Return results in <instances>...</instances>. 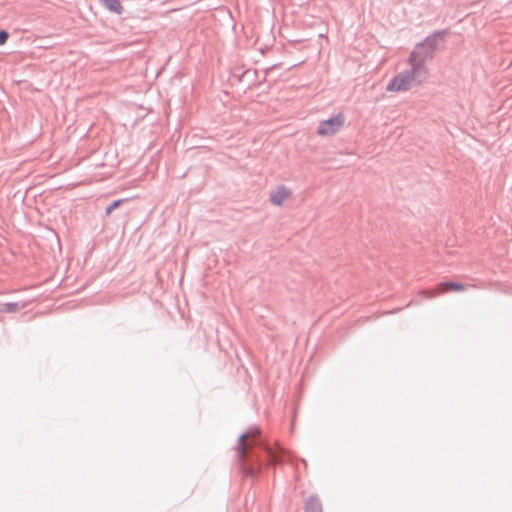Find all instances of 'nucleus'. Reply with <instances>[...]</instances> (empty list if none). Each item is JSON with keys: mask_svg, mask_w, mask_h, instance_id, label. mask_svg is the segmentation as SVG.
I'll return each mask as SVG.
<instances>
[{"mask_svg": "<svg viewBox=\"0 0 512 512\" xmlns=\"http://www.w3.org/2000/svg\"><path fill=\"white\" fill-rule=\"evenodd\" d=\"M235 451L239 468L247 477H256L269 465L291 461L290 453L279 445L269 444L257 426L238 436Z\"/></svg>", "mask_w": 512, "mask_h": 512, "instance_id": "obj_1", "label": "nucleus"}, {"mask_svg": "<svg viewBox=\"0 0 512 512\" xmlns=\"http://www.w3.org/2000/svg\"><path fill=\"white\" fill-rule=\"evenodd\" d=\"M426 78L427 77H420L416 69L410 66L409 69L395 75L388 83L386 90L395 92L406 91L410 89L411 84H421Z\"/></svg>", "mask_w": 512, "mask_h": 512, "instance_id": "obj_2", "label": "nucleus"}, {"mask_svg": "<svg viewBox=\"0 0 512 512\" xmlns=\"http://www.w3.org/2000/svg\"><path fill=\"white\" fill-rule=\"evenodd\" d=\"M434 57L433 52L429 49L424 41H421L415 45L409 54L408 63L414 67L420 77L428 76V69L426 67V61Z\"/></svg>", "mask_w": 512, "mask_h": 512, "instance_id": "obj_3", "label": "nucleus"}, {"mask_svg": "<svg viewBox=\"0 0 512 512\" xmlns=\"http://www.w3.org/2000/svg\"><path fill=\"white\" fill-rule=\"evenodd\" d=\"M345 118L342 114H337L320 122L317 128V134L320 136H332L337 133L344 125Z\"/></svg>", "mask_w": 512, "mask_h": 512, "instance_id": "obj_4", "label": "nucleus"}, {"mask_svg": "<svg viewBox=\"0 0 512 512\" xmlns=\"http://www.w3.org/2000/svg\"><path fill=\"white\" fill-rule=\"evenodd\" d=\"M449 34L448 29L443 30H437L434 31L432 34L425 37L423 40L425 42V45L431 49L433 54L439 49L440 45H442L445 41L446 36Z\"/></svg>", "mask_w": 512, "mask_h": 512, "instance_id": "obj_5", "label": "nucleus"}, {"mask_svg": "<svg viewBox=\"0 0 512 512\" xmlns=\"http://www.w3.org/2000/svg\"><path fill=\"white\" fill-rule=\"evenodd\" d=\"M304 512H323L322 503L317 495H310L304 503Z\"/></svg>", "mask_w": 512, "mask_h": 512, "instance_id": "obj_6", "label": "nucleus"}, {"mask_svg": "<svg viewBox=\"0 0 512 512\" xmlns=\"http://www.w3.org/2000/svg\"><path fill=\"white\" fill-rule=\"evenodd\" d=\"M445 289H449V290H453V291H461V290H464V285L459 283V282H456V281H445V282H441L439 284V290L435 293H427L426 294V297L428 298H432L434 297L437 293H441L442 291H444Z\"/></svg>", "mask_w": 512, "mask_h": 512, "instance_id": "obj_7", "label": "nucleus"}, {"mask_svg": "<svg viewBox=\"0 0 512 512\" xmlns=\"http://www.w3.org/2000/svg\"><path fill=\"white\" fill-rule=\"evenodd\" d=\"M290 191L285 186L278 187L277 191L271 194L270 201L276 206L282 205L284 200L289 196Z\"/></svg>", "mask_w": 512, "mask_h": 512, "instance_id": "obj_8", "label": "nucleus"}, {"mask_svg": "<svg viewBox=\"0 0 512 512\" xmlns=\"http://www.w3.org/2000/svg\"><path fill=\"white\" fill-rule=\"evenodd\" d=\"M99 2L110 12L121 15L123 12V7L120 3V0H99Z\"/></svg>", "mask_w": 512, "mask_h": 512, "instance_id": "obj_9", "label": "nucleus"}, {"mask_svg": "<svg viewBox=\"0 0 512 512\" xmlns=\"http://www.w3.org/2000/svg\"><path fill=\"white\" fill-rule=\"evenodd\" d=\"M25 307V303L7 302L0 305V313H15Z\"/></svg>", "mask_w": 512, "mask_h": 512, "instance_id": "obj_10", "label": "nucleus"}, {"mask_svg": "<svg viewBox=\"0 0 512 512\" xmlns=\"http://www.w3.org/2000/svg\"><path fill=\"white\" fill-rule=\"evenodd\" d=\"M126 201V199H116V200H113L105 209V213L106 215H109L112 213V211H114L115 209H117L118 207H120V205Z\"/></svg>", "mask_w": 512, "mask_h": 512, "instance_id": "obj_11", "label": "nucleus"}, {"mask_svg": "<svg viewBox=\"0 0 512 512\" xmlns=\"http://www.w3.org/2000/svg\"><path fill=\"white\" fill-rule=\"evenodd\" d=\"M8 38H9V32L4 29H0V46L4 45L6 43V41L8 40Z\"/></svg>", "mask_w": 512, "mask_h": 512, "instance_id": "obj_12", "label": "nucleus"}]
</instances>
